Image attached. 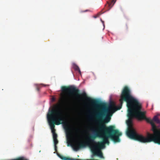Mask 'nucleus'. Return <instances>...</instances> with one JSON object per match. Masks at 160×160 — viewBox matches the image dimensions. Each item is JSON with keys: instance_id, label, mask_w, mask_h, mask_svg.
<instances>
[{"instance_id": "nucleus-13", "label": "nucleus", "mask_w": 160, "mask_h": 160, "mask_svg": "<svg viewBox=\"0 0 160 160\" xmlns=\"http://www.w3.org/2000/svg\"><path fill=\"white\" fill-rule=\"evenodd\" d=\"M54 149L56 152H57V145H54Z\"/></svg>"}, {"instance_id": "nucleus-6", "label": "nucleus", "mask_w": 160, "mask_h": 160, "mask_svg": "<svg viewBox=\"0 0 160 160\" xmlns=\"http://www.w3.org/2000/svg\"><path fill=\"white\" fill-rule=\"evenodd\" d=\"M85 146V144L84 142H82L79 143L78 145H75L73 147L74 149L76 151L78 150L79 148L84 147Z\"/></svg>"}, {"instance_id": "nucleus-5", "label": "nucleus", "mask_w": 160, "mask_h": 160, "mask_svg": "<svg viewBox=\"0 0 160 160\" xmlns=\"http://www.w3.org/2000/svg\"><path fill=\"white\" fill-rule=\"evenodd\" d=\"M94 155L99 156L101 158H103L102 153L101 151V149L97 148L94 147L95 145L91 144L89 145Z\"/></svg>"}, {"instance_id": "nucleus-7", "label": "nucleus", "mask_w": 160, "mask_h": 160, "mask_svg": "<svg viewBox=\"0 0 160 160\" xmlns=\"http://www.w3.org/2000/svg\"><path fill=\"white\" fill-rule=\"evenodd\" d=\"M73 68L75 70L78 71L80 74L81 73L80 69L79 67L77 65L74 64L73 65Z\"/></svg>"}, {"instance_id": "nucleus-2", "label": "nucleus", "mask_w": 160, "mask_h": 160, "mask_svg": "<svg viewBox=\"0 0 160 160\" xmlns=\"http://www.w3.org/2000/svg\"><path fill=\"white\" fill-rule=\"evenodd\" d=\"M62 92H67L69 94H74L78 98L81 96L89 102L93 107L98 106L100 110L96 115L98 128L97 130H92L93 134L88 138L91 144H95L94 147L97 148H104L106 144H109L108 139L110 138V126L107 127L104 124L110 121V101L108 102V107L105 103L99 102L95 99L88 97L85 92L80 94L79 90L73 86H63L61 87Z\"/></svg>"}, {"instance_id": "nucleus-9", "label": "nucleus", "mask_w": 160, "mask_h": 160, "mask_svg": "<svg viewBox=\"0 0 160 160\" xmlns=\"http://www.w3.org/2000/svg\"><path fill=\"white\" fill-rule=\"evenodd\" d=\"M110 6V4L108 3V5H106L105 8V9L106 10V11H108L110 9V8L109 6Z\"/></svg>"}, {"instance_id": "nucleus-16", "label": "nucleus", "mask_w": 160, "mask_h": 160, "mask_svg": "<svg viewBox=\"0 0 160 160\" xmlns=\"http://www.w3.org/2000/svg\"><path fill=\"white\" fill-rule=\"evenodd\" d=\"M63 101H66V100H65V98H64V99H63Z\"/></svg>"}, {"instance_id": "nucleus-15", "label": "nucleus", "mask_w": 160, "mask_h": 160, "mask_svg": "<svg viewBox=\"0 0 160 160\" xmlns=\"http://www.w3.org/2000/svg\"><path fill=\"white\" fill-rule=\"evenodd\" d=\"M67 102V103L68 104L69 103H69L68 102Z\"/></svg>"}, {"instance_id": "nucleus-18", "label": "nucleus", "mask_w": 160, "mask_h": 160, "mask_svg": "<svg viewBox=\"0 0 160 160\" xmlns=\"http://www.w3.org/2000/svg\"><path fill=\"white\" fill-rule=\"evenodd\" d=\"M102 21V22L103 23V21Z\"/></svg>"}, {"instance_id": "nucleus-4", "label": "nucleus", "mask_w": 160, "mask_h": 160, "mask_svg": "<svg viewBox=\"0 0 160 160\" xmlns=\"http://www.w3.org/2000/svg\"><path fill=\"white\" fill-rule=\"evenodd\" d=\"M122 133L118 129H115L114 125H111V140L114 142H119L120 141V137Z\"/></svg>"}, {"instance_id": "nucleus-14", "label": "nucleus", "mask_w": 160, "mask_h": 160, "mask_svg": "<svg viewBox=\"0 0 160 160\" xmlns=\"http://www.w3.org/2000/svg\"><path fill=\"white\" fill-rule=\"evenodd\" d=\"M37 89L38 91L39 90V87L38 86H37Z\"/></svg>"}, {"instance_id": "nucleus-11", "label": "nucleus", "mask_w": 160, "mask_h": 160, "mask_svg": "<svg viewBox=\"0 0 160 160\" xmlns=\"http://www.w3.org/2000/svg\"><path fill=\"white\" fill-rule=\"evenodd\" d=\"M53 141L54 145H57L58 143V141L57 138L53 139Z\"/></svg>"}, {"instance_id": "nucleus-10", "label": "nucleus", "mask_w": 160, "mask_h": 160, "mask_svg": "<svg viewBox=\"0 0 160 160\" xmlns=\"http://www.w3.org/2000/svg\"><path fill=\"white\" fill-rule=\"evenodd\" d=\"M116 2V0H111V8Z\"/></svg>"}, {"instance_id": "nucleus-8", "label": "nucleus", "mask_w": 160, "mask_h": 160, "mask_svg": "<svg viewBox=\"0 0 160 160\" xmlns=\"http://www.w3.org/2000/svg\"><path fill=\"white\" fill-rule=\"evenodd\" d=\"M104 12H102V11H101V12H98V13L97 14V15L94 16H93V18H96L98 17H99Z\"/></svg>"}, {"instance_id": "nucleus-17", "label": "nucleus", "mask_w": 160, "mask_h": 160, "mask_svg": "<svg viewBox=\"0 0 160 160\" xmlns=\"http://www.w3.org/2000/svg\"><path fill=\"white\" fill-rule=\"evenodd\" d=\"M52 100H53V101H54V100H55V99H54V98H52Z\"/></svg>"}, {"instance_id": "nucleus-12", "label": "nucleus", "mask_w": 160, "mask_h": 160, "mask_svg": "<svg viewBox=\"0 0 160 160\" xmlns=\"http://www.w3.org/2000/svg\"><path fill=\"white\" fill-rule=\"evenodd\" d=\"M53 139H56L57 138V135L56 133H53Z\"/></svg>"}, {"instance_id": "nucleus-1", "label": "nucleus", "mask_w": 160, "mask_h": 160, "mask_svg": "<svg viewBox=\"0 0 160 160\" xmlns=\"http://www.w3.org/2000/svg\"><path fill=\"white\" fill-rule=\"evenodd\" d=\"M120 105L117 106L111 99V118L113 113L122 107L124 102L128 108V126L127 134L130 138L142 143L153 142L160 145V130L154 122L160 123L157 116L152 119L147 118L146 111H142V104L132 96L130 89L125 86L122 90L119 99Z\"/></svg>"}, {"instance_id": "nucleus-3", "label": "nucleus", "mask_w": 160, "mask_h": 160, "mask_svg": "<svg viewBox=\"0 0 160 160\" xmlns=\"http://www.w3.org/2000/svg\"><path fill=\"white\" fill-rule=\"evenodd\" d=\"M47 118L52 134L56 133L54 129L55 124L59 125L63 124L66 131L70 130L69 124L67 122L66 115L63 112L60 110L58 105H55L52 109L49 110Z\"/></svg>"}]
</instances>
